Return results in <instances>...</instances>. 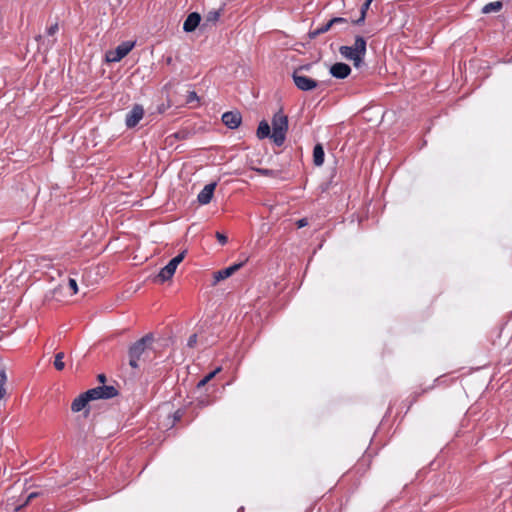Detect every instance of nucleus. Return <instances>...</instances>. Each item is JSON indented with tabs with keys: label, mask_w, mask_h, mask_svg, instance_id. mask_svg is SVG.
Masks as SVG:
<instances>
[{
	"label": "nucleus",
	"mask_w": 512,
	"mask_h": 512,
	"mask_svg": "<svg viewBox=\"0 0 512 512\" xmlns=\"http://www.w3.org/2000/svg\"><path fill=\"white\" fill-rule=\"evenodd\" d=\"M197 344V334H192L187 341V346L189 348H194Z\"/></svg>",
	"instance_id": "27"
},
{
	"label": "nucleus",
	"mask_w": 512,
	"mask_h": 512,
	"mask_svg": "<svg viewBox=\"0 0 512 512\" xmlns=\"http://www.w3.org/2000/svg\"><path fill=\"white\" fill-rule=\"evenodd\" d=\"M98 380H99L101 383H104V382H105V380H106L105 375H104V374H99V375H98Z\"/></svg>",
	"instance_id": "33"
},
{
	"label": "nucleus",
	"mask_w": 512,
	"mask_h": 512,
	"mask_svg": "<svg viewBox=\"0 0 512 512\" xmlns=\"http://www.w3.org/2000/svg\"><path fill=\"white\" fill-rule=\"evenodd\" d=\"M339 52L342 57L352 61L355 67H359L366 54V40L362 36H356L352 46H341Z\"/></svg>",
	"instance_id": "2"
},
{
	"label": "nucleus",
	"mask_w": 512,
	"mask_h": 512,
	"mask_svg": "<svg viewBox=\"0 0 512 512\" xmlns=\"http://www.w3.org/2000/svg\"><path fill=\"white\" fill-rule=\"evenodd\" d=\"M37 40L39 41V48H44L45 50H48L49 48H51L53 46V44L55 43V39H45L43 36L39 35L37 37Z\"/></svg>",
	"instance_id": "22"
},
{
	"label": "nucleus",
	"mask_w": 512,
	"mask_h": 512,
	"mask_svg": "<svg viewBox=\"0 0 512 512\" xmlns=\"http://www.w3.org/2000/svg\"><path fill=\"white\" fill-rule=\"evenodd\" d=\"M373 0H365V2L363 3V5L361 6V10H360V17L354 21V24L356 25H361L364 23L365 21V18H366V13L371 5Z\"/></svg>",
	"instance_id": "20"
},
{
	"label": "nucleus",
	"mask_w": 512,
	"mask_h": 512,
	"mask_svg": "<svg viewBox=\"0 0 512 512\" xmlns=\"http://www.w3.org/2000/svg\"><path fill=\"white\" fill-rule=\"evenodd\" d=\"M296 225H297L298 228H303V227L308 225V220L306 218L299 219L296 222Z\"/></svg>",
	"instance_id": "32"
},
{
	"label": "nucleus",
	"mask_w": 512,
	"mask_h": 512,
	"mask_svg": "<svg viewBox=\"0 0 512 512\" xmlns=\"http://www.w3.org/2000/svg\"><path fill=\"white\" fill-rule=\"evenodd\" d=\"M216 238L221 245H225L228 242V238L220 232L216 233Z\"/></svg>",
	"instance_id": "29"
},
{
	"label": "nucleus",
	"mask_w": 512,
	"mask_h": 512,
	"mask_svg": "<svg viewBox=\"0 0 512 512\" xmlns=\"http://www.w3.org/2000/svg\"><path fill=\"white\" fill-rule=\"evenodd\" d=\"M201 16L197 12L190 13L184 21L183 30L185 32L194 31L197 26L200 24Z\"/></svg>",
	"instance_id": "14"
},
{
	"label": "nucleus",
	"mask_w": 512,
	"mask_h": 512,
	"mask_svg": "<svg viewBox=\"0 0 512 512\" xmlns=\"http://www.w3.org/2000/svg\"><path fill=\"white\" fill-rule=\"evenodd\" d=\"M217 186L216 182L209 183L204 186V188L199 192L197 196V200L201 205H206L210 203L212 200L215 188Z\"/></svg>",
	"instance_id": "11"
},
{
	"label": "nucleus",
	"mask_w": 512,
	"mask_h": 512,
	"mask_svg": "<svg viewBox=\"0 0 512 512\" xmlns=\"http://www.w3.org/2000/svg\"><path fill=\"white\" fill-rule=\"evenodd\" d=\"M324 149L321 144H316L313 149V163L315 166H321L324 163Z\"/></svg>",
	"instance_id": "15"
},
{
	"label": "nucleus",
	"mask_w": 512,
	"mask_h": 512,
	"mask_svg": "<svg viewBox=\"0 0 512 512\" xmlns=\"http://www.w3.org/2000/svg\"><path fill=\"white\" fill-rule=\"evenodd\" d=\"M118 391L112 385H102L89 389L87 396H92L93 400L111 399L117 396Z\"/></svg>",
	"instance_id": "6"
},
{
	"label": "nucleus",
	"mask_w": 512,
	"mask_h": 512,
	"mask_svg": "<svg viewBox=\"0 0 512 512\" xmlns=\"http://www.w3.org/2000/svg\"><path fill=\"white\" fill-rule=\"evenodd\" d=\"M308 69H309V65H305V66L299 67L297 70H299V73H300L302 70H308Z\"/></svg>",
	"instance_id": "35"
},
{
	"label": "nucleus",
	"mask_w": 512,
	"mask_h": 512,
	"mask_svg": "<svg viewBox=\"0 0 512 512\" xmlns=\"http://www.w3.org/2000/svg\"><path fill=\"white\" fill-rule=\"evenodd\" d=\"M331 27H332V23L329 20L327 23H325V24L317 27L316 29L310 31L309 32V37L311 39H315L317 36H319V35H321L323 33L328 32L331 29Z\"/></svg>",
	"instance_id": "18"
},
{
	"label": "nucleus",
	"mask_w": 512,
	"mask_h": 512,
	"mask_svg": "<svg viewBox=\"0 0 512 512\" xmlns=\"http://www.w3.org/2000/svg\"><path fill=\"white\" fill-rule=\"evenodd\" d=\"M64 359V353L63 352H59L55 355V360H54V367L58 370V371H61L64 369L65 367V363L63 361Z\"/></svg>",
	"instance_id": "23"
},
{
	"label": "nucleus",
	"mask_w": 512,
	"mask_h": 512,
	"mask_svg": "<svg viewBox=\"0 0 512 512\" xmlns=\"http://www.w3.org/2000/svg\"><path fill=\"white\" fill-rule=\"evenodd\" d=\"M257 172L260 173L263 176H272V175H274V171L270 170V169L260 168V169H257Z\"/></svg>",
	"instance_id": "30"
},
{
	"label": "nucleus",
	"mask_w": 512,
	"mask_h": 512,
	"mask_svg": "<svg viewBox=\"0 0 512 512\" xmlns=\"http://www.w3.org/2000/svg\"><path fill=\"white\" fill-rule=\"evenodd\" d=\"M288 130V118L282 113L277 112L272 119V134L271 139L277 146L283 145L286 139V133Z\"/></svg>",
	"instance_id": "3"
},
{
	"label": "nucleus",
	"mask_w": 512,
	"mask_h": 512,
	"mask_svg": "<svg viewBox=\"0 0 512 512\" xmlns=\"http://www.w3.org/2000/svg\"><path fill=\"white\" fill-rule=\"evenodd\" d=\"M502 6H503V4L501 1L490 2L483 6L482 13L489 14V13H493V12H498L501 10Z\"/></svg>",
	"instance_id": "19"
},
{
	"label": "nucleus",
	"mask_w": 512,
	"mask_h": 512,
	"mask_svg": "<svg viewBox=\"0 0 512 512\" xmlns=\"http://www.w3.org/2000/svg\"><path fill=\"white\" fill-rule=\"evenodd\" d=\"M246 261H247V259H245L244 261H241L239 263H235V264H233L229 267H226L224 269H221L219 271H216L214 273V282L217 283L219 281L229 278L236 271H238L245 264Z\"/></svg>",
	"instance_id": "9"
},
{
	"label": "nucleus",
	"mask_w": 512,
	"mask_h": 512,
	"mask_svg": "<svg viewBox=\"0 0 512 512\" xmlns=\"http://www.w3.org/2000/svg\"><path fill=\"white\" fill-rule=\"evenodd\" d=\"M292 78L295 86L301 91H311L318 86L316 80L300 74L299 70L293 72Z\"/></svg>",
	"instance_id": "7"
},
{
	"label": "nucleus",
	"mask_w": 512,
	"mask_h": 512,
	"mask_svg": "<svg viewBox=\"0 0 512 512\" xmlns=\"http://www.w3.org/2000/svg\"><path fill=\"white\" fill-rule=\"evenodd\" d=\"M7 381V375L4 369H0V400L4 397L6 390H5V383Z\"/></svg>",
	"instance_id": "24"
},
{
	"label": "nucleus",
	"mask_w": 512,
	"mask_h": 512,
	"mask_svg": "<svg viewBox=\"0 0 512 512\" xmlns=\"http://www.w3.org/2000/svg\"><path fill=\"white\" fill-rule=\"evenodd\" d=\"M197 100H198V96H197L196 92L190 91L187 96V102L191 103V102L197 101Z\"/></svg>",
	"instance_id": "31"
},
{
	"label": "nucleus",
	"mask_w": 512,
	"mask_h": 512,
	"mask_svg": "<svg viewBox=\"0 0 512 512\" xmlns=\"http://www.w3.org/2000/svg\"><path fill=\"white\" fill-rule=\"evenodd\" d=\"M58 29H59V27H58V24H57V23H55V24L51 25V26L47 29V31H46L47 36H48V37H52V36H54V35L57 33Z\"/></svg>",
	"instance_id": "26"
},
{
	"label": "nucleus",
	"mask_w": 512,
	"mask_h": 512,
	"mask_svg": "<svg viewBox=\"0 0 512 512\" xmlns=\"http://www.w3.org/2000/svg\"><path fill=\"white\" fill-rule=\"evenodd\" d=\"M256 134L259 139H264L269 136L271 137L272 133L269 124L266 121H261L257 128Z\"/></svg>",
	"instance_id": "16"
},
{
	"label": "nucleus",
	"mask_w": 512,
	"mask_h": 512,
	"mask_svg": "<svg viewBox=\"0 0 512 512\" xmlns=\"http://www.w3.org/2000/svg\"><path fill=\"white\" fill-rule=\"evenodd\" d=\"M186 251L181 252L176 257L172 258L167 265H165L155 277V281L159 283H163L172 278L174 275L177 266L184 259Z\"/></svg>",
	"instance_id": "4"
},
{
	"label": "nucleus",
	"mask_w": 512,
	"mask_h": 512,
	"mask_svg": "<svg viewBox=\"0 0 512 512\" xmlns=\"http://www.w3.org/2000/svg\"><path fill=\"white\" fill-rule=\"evenodd\" d=\"M242 121V116L238 111H228L222 115V122L229 129H236L240 126Z\"/></svg>",
	"instance_id": "10"
},
{
	"label": "nucleus",
	"mask_w": 512,
	"mask_h": 512,
	"mask_svg": "<svg viewBox=\"0 0 512 512\" xmlns=\"http://www.w3.org/2000/svg\"><path fill=\"white\" fill-rule=\"evenodd\" d=\"M330 73L337 79H345L351 73V68L349 65L339 62L331 66Z\"/></svg>",
	"instance_id": "12"
},
{
	"label": "nucleus",
	"mask_w": 512,
	"mask_h": 512,
	"mask_svg": "<svg viewBox=\"0 0 512 512\" xmlns=\"http://www.w3.org/2000/svg\"><path fill=\"white\" fill-rule=\"evenodd\" d=\"M221 371V367H217L212 372L208 373L203 379H201L198 384L197 388H201L205 386L210 380H212L216 374H218Z\"/></svg>",
	"instance_id": "21"
},
{
	"label": "nucleus",
	"mask_w": 512,
	"mask_h": 512,
	"mask_svg": "<svg viewBox=\"0 0 512 512\" xmlns=\"http://www.w3.org/2000/svg\"><path fill=\"white\" fill-rule=\"evenodd\" d=\"M68 287L72 290L73 294H76L78 292V284H77L76 279L69 278Z\"/></svg>",
	"instance_id": "25"
},
{
	"label": "nucleus",
	"mask_w": 512,
	"mask_h": 512,
	"mask_svg": "<svg viewBox=\"0 0 512 512\" xmlns=\"http://www.w3.org/2000/svg\"><path fill=\"white\" fill-rule=\"evenodd\" d=\"M134 45L135 43L132 41L122 42L116 49L106 54V60L108 62H119L133 49Z\"/></svg>",
	"instance_id": "5"
},
{
	"label": "nucleus",
	"mask_w": 512,
	"mask_h": 512,
	"mask_svg": "<svg viewBox=\"0 0 512 512\" xmlns=\"http://www.w3.org/2000/svg\"><path fill=\"white\" fill-rule=\"evenodd\" d=\"M144 109L142 105L136 104L133 108L127 113L125 118V124L128 128L135 127L143 118Z\"/></svg>",
	"instance_id": "8"
},
{
	"label": "nucleus",
	"mask_w": 512,
	"mask_h": 512,
	"mask_svg": "<svg viewBox=\"0 0 512 512\" xmlns=\"http://www.w3.org/2000/svg\"><path fill=\"white\" fill-rule=\"evenodd\" d=\"M220 16H221V9H213V10L209 11L205 15V23H204V25H208V24L214 25V24H216V22L219 20Z\"/></svg>",
	"instance_id": "17"
},
{
	"label": "nucleus",
	"mask_w": 512,
	"mask_h": 512,
	"mask_svg": "<svg viewBox=\"0 0 512 512\" xmlns=\"http://www.w3.org/2000/svg\"><path fill=\"white\" fill-rule=\"evenodd\" d=\"M243 509H244L243 507H240V508L238 509V512H243Z\"/></svg>",
	"instance_id": "36"
},
{
	"label": "nucleus",
	"mask_w": 512,
	"mask_h": 512,
	"mask_svg": "<svg viewBox=\"0 0 512 512\" xmlns=\"http://www.w3.org/2000/svg\"><path fill=\"white\" fill-rule=\"evenodd\" d=\"M153 342V334L148 333L129 347V365L132 368L137 369L141 363L149 362L152 359V354H154Z\"/></svg>",
	"instance_id": "1"
},
{
	"label": "nucleus",
	"mask_w": 512,
	"mask_h": 512,
	"mask_svg": "<svg viewBox=\"0 0 512 512\" xmlns=\"http://www.w3.org/2000/svg\"><path fill=\"white\" fill-rule=\"evenodd\" d=\"M88 390L82 394H80L78 397H76L72 404H71V410L73 412H80L83 410L89 401H92V396H87Z\"/></svg>",
	"instance_id": "13"
},
{
	"label": "nucleus",
	"mask_w": 512,
	"mask_h": 512,
	"mask_svg": "<svg viewBox=\"0 0 512 512\" xmlns=\"http://www.w3.org/2000/svg\"><path fill=\"white\" fill-rule=\"evenodd\" d=\"M36 496H37V493H35V492L30 493L27 498V502H29L31 499L35 498Z\"/></svg>",
	"instance_id": "34"
},
{
	"label": "nucleus",
	"mask_w": 512,
	"mask_h": 512,
	"mask_svg": "<svg viewBox=\"0 0 512 512\" xmlns=\"http://www.w3.org/2000/svg\"><path fill=\"white\" fill-rule=\"evenodd\" d=\"M330 22L332 23V26H334L336 24H347V20L345 18H342V17L332 18L330 20Z\"/></svg>",
	"instance_id": "28"
}]
</instances>
